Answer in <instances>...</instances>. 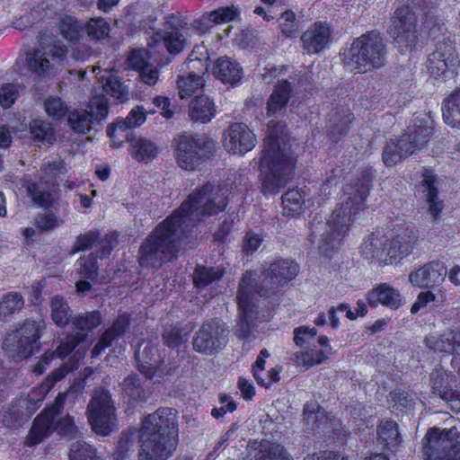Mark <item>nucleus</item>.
Listing matches in <instances>:
<instances>
[{
    "label": "nucleus",
    "mask_w": 460,
    "mask_h": 460,
    "mask_svg": "<svg viewBox=\"0 0 460 460\" xmlns=\"http://www.w3.org/2000/svg\"><path fill=\"white\" fill-rule=\"evenodd\" d=\"M226 205V190L220 185L208 181L196 189L145 239L138 251L139 264L157 269L176 259L181 245L190 242L198 224L224 211Z\"/></svg>",
    "instance_id": "obj_1"
},
{
    "label": "nucleus",
    "mask_w": 460,
    "mask_h": 460,
    "mask_svg": "<svg viewBox=\"0 0 460 460\" xmlns=\"http://www.w3.org/2000/svg\"><path fill=\"white\" fill-rule=\"evenodd\" d=\"M286 124L270 120L260 160L261 191L264 195H275L292 179L295 158L288 142Z\"/></svg>",
    "instance_id": "obj_2"
},
{
    "label": "nucleus",
    "mask_w": 460,
    "mask_h": 460,
    "mask_svg": "<svg viewBox=\"0 0 460 460\" xmlns=\"http://www.w3.org/2000/svg\"><path fill=\"white\" fill-rule=\"evenodd\" d=\"M371 181V172H362L359 178L344 186L346 201L332 213L327 222L318 223L314 226L312 234L319 233L318 248L324 256H331L341 246L352 216L364 206L369 194Z\"/></svg>",
    "instance_id": "obj_3"
},
{
    "label": "nucleus",
    "mask_w": 460,
    "mask_h": 460,
    "mask_svg": "<svg viewBox=\"0 0 460 460\" xmlns=\"http://www.w3.org/2000/svg\"><path fill=\"white\" fill-rule=\"evenodd\" d=\"M179 444L177 411L159 408L142 420L138 435L137 460H168Z\"/></svg>",
    "instance_id": "obj_4"
},
{
    "label": "nucleus",
    "mask_w": 460,
    "mask_h": 460,
    "mask_svg": "<svg viewBox=\"0 0 460 460\" xmlns=\"http://www.w3.org/2000/svg\"><path fill=\"white\" fill-rule=\"evenodd\" d=\"M387 56V43L382 34L370 31L355 39L344 49L342 63L354 73L365 74L385 66Z\"/></svg>",
    "instance_id": "obj_5"
},
{
    "label": "nucleus",
    "mask_w": 460,
    "mask_h": 460,
    "mask_svg": "<svg viewBox=\"0 0 460 460\" xmlns=\"http://www.w3.org/2000/svg\"><path fill=\"white\" fill-rule=\"evenodd\" d=\"M407 1L410 3L395 9L389 28V34L402 53L416 49L422 38L423 27H428L423 22L421 10L416 5V0Z\"/></svg>",
    "instance_id": "obj_6"
},
{
    "label": "nucleus",
    "mask_w": 460,
    "mask_h": 460,
    "mask_svg": "<svg viewBox=\"0 0 460 460\" xmlns=\"http://www.w3.org/2000/svg\"><path fill=\"white\" fill-rule=\"evenodd\" d=\"M433 133L432 121L429 119L416 118L397 141L390 140L383 149L382 159L386 166H394L411 155L416 150H421L429 141Z\"/></svg>",
    "instance_id": "obj_7"
},
{
    "label": "nucleus",
    "mask_w": 460,
    "mask_h": 460,
    "mask_svg": "<svg viewBox=\"0 0 460 460\" xmlns=\"http://www.w3.org/2000/svg\"><path fill=\"white\" fill-rule=\"evenodd\" d=\"M175 158L185 171H194L209 159L215 151V142L205 135L183 134L174 138Z\"/></svg>",
    "instance_id": "obj_8"
},
{
    "label": "nucleus",
    "mask_w": 460,
    "mask_h": 460,
    "mask_svg": "<svg viewBox=\"0 0 460 460\" xmlns=\"http://www.w3.org/2000/svg\"><path fill=\"white\" fill-rule=\"evenodd\" d=\"M422 441L425 460H460V432L456 427L432 428Z\"/></svg>",
    "instance_id": "obj_9"
},
{
    "label": "nucleus",
    "mask_w": 460,
    "mask_h": 460,
    "mask_svg": "<svg viewBox=\"0 0 460 460\" xmlns=\"http://www.w3.org/2000/svg\"><path fill=\"white\" fill-rule=\"evenodd\" d=\"M253 276L251 273L244 274L239 285L237 302L239 309V321L234 329V334L242 340L251 341L253 320L256 318L257 296L253 292Z\"/></svg>",
    "instance_id": "obj_10"
},
{
    "label": "nucleus",
    "mask_w": 460,
    "mask_h": 460,
    "mask_svg": "<svg viewBox=\"0 0 460 460\" xmlns=\"http://www.w3.org/2000/svg\"><path fill=\"white\" fill-rule=\"evenodd\" d=\"M116 408L108 390L95 389L87 406L88 420L93 430L102 436L110 435L116 427Z\"/></svg>",
    "instance_id": "obj_11"
},
{
    "label": "nucleus",
    "mask_w": 460,
    "mask_h": 460,
    "mask_svg": "<svg viewBox=\"0 0 460 460\" xmlns=\"http://www.w3.org/2000/svg\"><path fill=\"white\" fill-rule=\"evenodd\" d=\"M228 334L229 330L226 323L219 319L207 320L193 338V349L208 356L217 354L226 348Z\"/></svg>",
    "instance_id": "obj_12"
},
{
    "label": "nucleus",
    "mask_w": 460,
    "mask_h": 460,
    "mask_svg": "<svg viewBox=\"0 0 460 460\" xmlns=\"http://www.w3.org/2000/svg\"><path fill=\"white\" fill-rule=\"evenodd\" d=\"M299 271L298 265L292 260H278L272 262L269 269L262 274L260 288H256L255 276L252 271H247L253 276V292L257 296H267L277 292L279 288L285 286L295 279Z\"/></svg>",
    "instance_id": "obj_13"
},
{
    "label": "nucleus",
    "mask_w": 460,
    "mask_h": 460,
    "mask_svg": "<svg viewBox=\"0 0 460 460\" xmlns=\"http://www.w3.org/2000/svg\"><path fill=\"white\" fill-rule=\"evenodd\" d=\"M72 393L71 390L59 393L54 402L46 407L44 411L34 419L26 436L25 444L28 447H34L42 443L55 431V418L62 413L65 401Z\"/></svg>",
    "instance_id": "obj_14"
},
{
    "label": "nucleus",
    "mask_w": 460,
    "mask_h": 460,
    "mask_svg": "<svg viewBox=\"0 0 460 460\" xmlns=\"http://www.w3.org/2000/svg\"><path fill=\"white\" fill-rule=\"evenodd\" d=\"M108 102L103 95L93 96L86 110H75L69 113L68 124L77 134L84 135L95 129L108 115Z\"/></svg>",
    "instance_id": "obj_15"
},
{
    "label": "nucleus",
    "mask_w": 460,
    "mask_h": 460,
    "mask_svg": "<svg viewBox=\"0 0 460 460\" xmlns=\"http://www.w3.org/2000/svg\"><path fill=\"white\" fill-rule=\"evenodd\" d=\"M66 366H62L49 375L43 384L34 387L26 396H21L14 400L19 414L23 415L27 420L41 406V403L51 387L63 379L69 372ZM18 413V411H15Z\"/></svg>",
    "instance_id": "obj_16"
},
{
    "label": "nucleus",
    "mask_w": 460,
    "mask_h": 460,
    "mask_svg": "<svg viewBox=\"0 0 460 460\" xmlns=\"http://www.w3.org/2000/svg\"><path fill=\"white\" fill-rule=\"evenodd\" d=\"M459 65L456 46L450 40L439 41L436 49L429 56L427 66L434 77L453 75Z\"/></svg>",
    "instance_id": "obj_17"
},
{
    "label": "nucleus",
    "mask_w": 460,
    "mask_h": 460,
    "mask_svg": "<svg viewBox=\"0 0 460 460\" xmlns=\"http://www.w3.org/2000/svg\"><path fill=\"white\" fill-rule=\"evenodd\" d=\"M66 47L59 42L45 44L40 38V48L27 55V66L32 72L43 75L55 62L59 63L66 54Z\"/></svg>",
    "instance_id": "obj_18"
},
{
    "label": "nucleus",
    "mask_w": 460,
    "mask_h": 460,
    "mask_svg": "<svg viewBox=\"0 0 460 460\" xmlns=\"http://www.w3.org/2000/svg\"><path fill=\"white\" fill-rule=\"evenodd\" d=\"M101 322V314L98 311L79 314L73 317L71 324L75 334L67 336L60 343L58 352L62 356H68L80 342L84 341L91 331L100 325Z\"/></svg>",
    "instance_id": "obj_19"
},
{
    "label": "nucleus",
    "mask_w": 460,
    "mask_h": 460,
    "mask_svg": "<svg viewBox=\"0 0 460 460\" xmlns=\"http://www.w3.org/2000/svg\"><path fill=\"white\" fill-rule=\"evenodd\" d=\"M386 258L397 261L409 255L417 242V236L411 227L406 225L397 226L388 237H385Z\"/></svg>",
    "instance_id": "obj_20"
},
{
    "label": "nucleus",
    "mask_w": 460,
    "mask_h": 460,
    "mask_svg": "<svg viewBox=\"0 0 460 460\" xmlns=\"http://www.w3.org/2000/svg\"><path fill=\"white\" fill-rule=\"evenodd\" d=\"M447 274L444 262L429 261L409 274L411 285L420 288H433L443 283Z\"/></svg>",
    "instance_id": "obj_21"
},
{
    "label": "nucleus",
    "mask_w": 460,
    "mask_h": 460,
    "mask_svg": "<svg viewBox=\"0 0 460 460\" xmlns=\"http://www.w3.org/2000/svg\"><path fill=\"white\" fill-rule=\"evenodd\" d=\"M255 144V135L245 124L235 122L227 128L224 146L229 152L243 155L252 150Z\"/></svg>",
    "instance_id": "obj_22"
},
{
    "label": "nucleus",
    "mask_w": 460,
    "mask_h": 460,
    "mask_svg": "<svg viewBox=\"0 0 460 460\" xmlns=\"http://www.w3.org/2000/svg\"><path fill=\"white\" fill-rule=\"evenodd\" d=\"M332 40V30L325 22H315L301 36L304 49L317 54L326 49Z\"/></svg>",
    "instance_id": "obj_23"
},
{
    "label": "nucleus",
    "mask_w": 460,
    "mask_h": 460,
    "mask_svg": "<svg viewBox=\"0 0 460 460\" xmlns=\"http://www.w3.org/2000/svg\"><path fill=\"white\" fill-rule=\"evenodd\" d=\"M212 74L216 79L223 84L234 86L241 82L243 68L236 60L224 56L214 62Z\"/></svg>",
    "instance_id": "obj_24"
},
{
    "label": "nucleus",
    "mask_w": 460,
    "mask_h": 460,
    "mask_svg": "<svg viewBox=\"0 0 460 460\" xmlns=\"http://www.w3.org/2000/svg\"><path fill=\"white\" fill-rule=\"evenodd\" d=\"M367 302L371 306L381 304L395 310L402 305V298L397 289L386 283H382L367 293Z\"/></svg>",
    "instance_id": "obj_25"
},
{
    "label": "nucleus",
    "mask_w": 460,
    "mask_h": 460,
    "mask_svg": "<svg viewBox=\"0 0 460 460\" xmlns=\"http://www.w3.org/2000/svg\"><path fill=\"white\" fill-rule=\"evenodd\" d=\"M130 326V317L127 314H119L112 325L101 336L94 346L93 352L99 355L106 348L111 346L112 342L126 334Z\"/></svg>",
    "instance_id": "obj_26"
},
{
    "label": "nucleus",
    "mask_w": 460,
    "mask_h": 460,
    "mask_svg": "<svg viewBox=\"0 0 460 460\" xmlns=\"http://www.w3.org/2000/svg\"><path fill=\"white\" fill-rule=\"evenodd\" d=\"M303 421L305 426V431L308 433L322 432L325 435V430L330 428L331 421L323 410L315 402H308L304 406Z\"/></svg>",
    "instance_id": "obj_27"
},
{
    "label": "nucleus",
    "mask_w": 460,
    "mask_h": 460,
    "mask_svg": "<svg viewBox=\"0 0 460 460\" xmlns=\"http://www.w3.org/2000/svg\"><path fill=\"white\" fill-rule=\"evenodd\" d=\"M152 350H154V348L146 345L142 350H138L136 353L138 362V370L147 379H152L155 376L164 378L165 376H171L172 374V368L164 361H161L155 367L153 366L152 358L149 356Z\"/></svg>",
    "instance_id": "obj_28"
},
{
    "label": "nucleus",
    "mask_w": 460,
    "mask_h": 460,
    "mask_svg": "<svg viewBox=\"0 0 460 460\" xmlns=\"http://www.w3.org/2000/svg\"><path fill=\"white\" fill-rule=\"evenodd\" d=\"M186 38L180 31H157L152 35L147 42L150 49L164 46L172 55H177L183 50Z\"/></svg>",
    "instance_id": "obj_29"
},
{
    "label": "nucleus",
    "mask_w": 460,
    "mask_h": 460,
    "mask_svg": "<svg viewBox=\"0 0 460 460\" xmlns=\"http://www.w3.org/2000/svg\"><path fill=\"white\" fill-rule=\"evenodd\" d=\"M422 175L423 193L429 205V212L433 219L436 220L440 217L444 207L442 200L438 199V195L437 176L430 170H425Z\"/></svg>",
    "instance_id": "obj_30"
},
{
    "label": "nucleus",
    "mask_w": 460,
    "mask_h": 460,
    "mask_svg": "<svg viewBox=\"0 0 460 460\" xmlns=\"http://www.w3.org/2000/svg\"><path fill=\"white\" fill-rule=\"evenodd\" d=\"M216 113L214 102L206 95L196 96L189 104V116L194 122L208 123Z\"/></svg>",
    "instance_id": "obj_31"
},
{
    "label": "nucleus",
    "mask_w": 460,
    "mask_h": 460,
    "mask_svg": "<svg viewBox=\"0 0 460 460\" xmlns=\"http://www.w3.org/2000/svg\"><path fill=\"white\" fill-rule=\"evenodd\" d=\"M292 92L291 83L282 80L278 83L267 102V115L278 116L285 110Z\"/></svg>",
    "instance_id": "obj_32"
},
{
    "label": "nucleus",
    "mask_w": 460,
    "mask_h": 460,
    "mask_svg": "<svg viewBox=\"0 0 460 460\" xmlns=\"http://www.w3.org/2000/svg\"><path fill=\"white\" fill-rule=\"evenodd\" d=\"M256 444V453L251 460H293L285 447L278 442L263 439Z\"/></svg>",
    "instance_id": "obj_33"
},
{
    "label": "nucleus",
    "mask_w": 460,
    "mask_h": 460,
    "mask_svg": "<svg viewBox=\"0 0 460 460\" xmlns=\"http://www.w3.org/2000/svg\"><path fill=\"white\" fill-rule=\"evenodd\" d=\"M147 110L144 106H136L133 108L125 119L117 120L107 129V134L111 138L115 137L116 131H124L142 125L146 119Z\"/></svg>",
    "instance_id": "obj_34"
},
{
    "label": "nucleus",
    "mask_w": 460,
    "mask_h": 460,
    "mask_svg": "<svg viewBox=\"0 0 460 460\" xmlns=\"http://www.w3.org/2000/svg\"><path fill=\"white\" fill-rule=\"evenodd\" d=\"M378 444L386 450H397L402 438L398 431V425L394 420H383L377 429Z\"/></svg>",
    "instance_id": "obj_35"
},
{
    "label": "nucleus",
    "mask_w": 460,
    "mask_h": 460,
    "mask_svg": "<svg viewBox=\"0 0 460 460\" xmlns=\"http://www.w3.org/2000/svg\"><path fill=\"white\" fill-rule=\"evenodd\" d=\"M443 119L450 127L460 129V86L443 102Z\"/></svg>",
    "instance_id": "obj_36"
},
{
    "label": "nucleus",
    "mask_w": 460,
    "mask_h": 460,
    "mask_svg": "<svg viewBox=\"0 0 460 460\" xmlns=\"http://www.w3.org/2000/svg\"><path fill=\"white\" fill-rule=\"evenodd\" d=\"M3 349L8 357L13 361H20L30 357L33 349L25 342L22 341L19 335L11 333L3 342Z\"/></svg>",
    "instance_id": "obj_37"
},
{
    "label": "nucleus",
    "mask_w": 460,
    "mask_h": 460,
    "mask_svg": "<svg viewBox=\"0 0 460 460\" xmlns=\"http://www.w3.org/2000/svg\"><path fill=\"white\" fill-rule=\"evenodd\" d=\"M123 394L133 402H141L146 400V392L140 376L130 374L120 384Z\"/></svg>",
    "instance_id": "obj_38"
},
{
    "label": "nucleus",
    "mask_w": 460,
    "mask_h": 460,
    "mask_svg": "<svg viewBox=\"0 0 460 460\" xmlns=\"http://www.w3.org/2000/svg\"><path fill=\"white\" fill-rule=\"evenodd\" d=\"M202 74H204V72L201 69L200 72L192 70L187 75H179L177 84L181 98L190 97L203 87L204 80L201 75Z\"/></svg>",
    "instance_id": "obj_39"
},
{
    "label": "nucleus",
    "mask_w": 460,
    "mask_h": 460,
    "mask_svg": "<svg viewBox=\"0 0 460 460\" xmlns=\"http://www.w3.org/2000/svg\"><path fill=\"white\" fill-rule=\"evenodd\" d=\"M352 119L353 114L348 110H342L341 112L337 111L332 115L330 119V136L333 141L337 142L348 133Z\"/></svg>",
    "instance_id": "obj_40"
},
{
    "label": "nucleus",
    "mask_w": 460,
    "mask_h": 460,
    "mask_svg": "<svg viewBox=\"0 0 460 460\" xmlns=\"http://www.w3.org/2000/svg\"><path fill=\"white\" fill-rule=\"evenodd\" d=\"M385 237H380L378 232L373 233L372 235L362 243V252L371 259L387 262L388 259L386 258V246H385Z\"/></svg>",
    "instance_id": "obj_41"
},
{
    "label": "nucleus",
    "mask_w": 460,
    "mask_h": 460,
    "mask_svg": "<svg viewBox=\"0 0 460 460\" xmlns=\"http://www.w3.org/2000/svg\"><path fill=\"white\" fill-rule=\"evenodd\" d=\"M158 152L154 142L145 137L131 140V155L139 161L148 163L153 160Z\"/></svg>",
    "instance_id": "obj_42"
},
{
    "label": "nucleus",
    "mask_w": 460,
    "mask_h": 460,
    "mask_svg": "<svg viewBox=\"0 0 460 460\" xmlns=\"http://www.w3.org/2000/svg\"><path fill=\"white\" fill-rule=\"evenodd\" d=\"M71 309L60 296H54L50 300V314L54 323L59 327H65L72 320Z\"/></svg>",
    "instance_id": "obj_43"
},
{
    "label": "nucleus",
    "mask_w": 460,
    "mask_h": 460,
    "mask_svg": "<svg viewBox=\"0 0 460 460\" xmlns=\"http://www.w3.org/2000/svg\"><path fill=\"white\" fill-rule=\"evenodd\" d=\"M24 306V298L19 292L11 291L2 296L0 299V319L19 313Z\"/></svg>",
    "instance_id": "obj_44"
},
{
    "label": "nucleus",
    "mask_w": 460,
    "mask_h": 460,
    "mask_svg": "<svg viewBox=\"0 0 460 460\" xmlns=\"http://www.w3.org/2000/svg\"><path fill=\"white\" fill-rule=\"evenodd\" d=\"M44 327L42 322L27 319L23 324L13 333L19 335L22 341L28 344L32 349L36 347L40 332Z\"/></svg>",
    "instance_id": "obj_45"
},
{
    "label": "nucleus",
    "mask_w": 460,
    "mask_h": 460,
    "mask_svg": "<svg viewBox=\"0 0 460 460\" xmlns=\"http://www.w3.org/2000/svg\"><path fill=\"white\" fill-rule=\"evenodd\" d=\"M29 130L34 141L51 145L56 140L54 129L49 122L34 119L29 124Z\"/></svg>",
    "instance_id": "obj_46"
},
{
    "label": "nucleus",
    "mask_w": 460,
    "mask_h": 460,
    "mask_svg": "<svg viewBox=\"0 0 460 460\" xmlns=\"http://www.w3.org/2000/svg\"><path fill=\"white\" fill-rule=\"evenodd\" d=\"M426 341L427 345L434 350L447 353H456V332L455 331H448L438 337H427Z\"/></svg>",
    "instance_id": "obj_47"
},
{
    "label": "nucleus",
    "mask_w": 460,
    "mask_h": 460,
    "mask_svg": "<svg viewBox=\"0 0 460 460\" xmlns=\"http://www.w3.org/2000/svg\"><path fill=\"white\" fill-rule=\"evenodd\" d=\"M102 89L104 93L117 99L119 102H124L128 99V92L124 84L114 75L102 76Z\"/></svg>",
    "instance_id": "obj_48"
},
{
    "label": "nucleus",
    "mask_w": 460,
    "mask_h": 460,
    "mask_svg": "<svg viewBox=\"0 0 460 460\" xmlns=\"http://www.w3.org/2000/svg\"><path fill=\"white\" fill-rule=\"evenodd\" d=\"M84 25L72 16H65L59 23L61 35L70 42H76L82 37Z\"/></svg>",
    "instance_id": "obj_49"
},
{
    "label": "nucleus",
    "mask_w": 460,
    "mask_h": 460,
    "mask_svg": "<svg viewBox=\"0 0 460 460\" xmlns=\"http://www.w3.org/2000/svg\"><path fill=\"white\" fill-rule=\"evenodd\" d=\"M190 331V328L183 327L181 324H175L164 330L162 339L166 346L175 349L181 346L187 340Z\"/></svg>",
    "instance_id": "obj_50"
},
{
    "label": "nucleus",
    "mask_w": 460,
    "mask_h": 460,
    "mask_svg": "<svg viewBox=\"0 0 460 460\" xmlns=\"http://www.w3.org/2000/svg\"><path fill=\"white\" fill-rule=\"evenodd\" d=\"M223 271L218 268L197 266L193 273V282L198 288H205L214 281L220 279Z\"/></svg>",
    "instance_id": "obj_51"
},
{
    "label": "nucleus",
    "mask_w": 460,
    "mask_h": 460,
    "mask_svg": "<svg viewBox=\"0 0 460 460\" xmlns=\"http://www.w3.org/2000/svg\"><path fill=\"white\" fill-rule=\"evenodd\" d=\"M69 460H103L96 455V449L83 440H76L70 447Z\"/></svg>",
    "instance_id": "obj_52"
},
{
    "label": "nucleus",
    "mask_w": 460,
    "mask_h": 460,
    "mask_svg": "<svg viewBox=\"0 0 460 460\" xmlns=\"http://www.w3.org/2000/svg\"><path fill=\"white\" fill-rule=\"evenodd\" d=\"M84 30L92 40H101L109 35L110 24L102 17L92 18L84 25Z\"/></svg>",
    "instance_id": "obj_53"
},
{
    "label": "nucleus",
    "mask_w": 460,
    "mask_h": 460,
    "mask_svg": "<svg viewBox=\"0 0 460 460\" xmlns=\"http://www.w3.org/2000/svg\"><path fill=\"white\" fill-rule=\"evenodd\" d=\"M389 403L394 411L411 410L414 404L413 396L402 389H395L389 394Z\"/></svg>",
    "instance_id": "obj_54"
},
{
    "label": "nucleus",
    "mask_w": 460,
    "mask_h": 460,
    "mask_svg": "<svg viewBox=\"0 0 460 460\" xmlns=\"http://www.w3.org/2000/svg\"><path fill=\"white\" fill-rule=\"evenodd\" d=\"M44 110L49 117L59 120L68 112V107L61 98L49 96L44 102Z\"/></svg>",
    "instance_id": "obj_55"
},
{
    "label": "nucleus",
    "mask_w": 460,
    "mask_h": 460,
    "mask_svg": "<svg viewBox=\"0 0 460 460\" xmlns=\"http://www.w3.org/2000/svg\"><path fill=\"white\" fill-rule=\"evenodd\" d=\"M97 256L93 253L84 256L78 261V273L81 278L95 281L98 276Z\"/></svg>",
    "instance_id": "obj_56"
},
{
    "label": "nucleus",
    "mask_w": 460,
    "mask_h": 460,
    "mask_svg": "<svg viewBox=\"0 0 460 460\" xmlns=\"http://www.w3.org/2000/svg\"><path fill=\"white\" fill-rule=\"evenodd\" d=\"M155 49H133L128 58V66L133 69L140 71L148 66V59L154 57Z\"/></svg>",
    "instance_id": "obj_57"
},
{
    "label": "nucleus",
    "mask_w": 460,
    "mask_h": 460,
    "mask_svg": "<svg viewBox=\"0 0 460 460\" xmlns=\"http://www.w3.org/2000/svg\"><path fill=\"white\" fill-rule=\"evenodd\" d=\"M283 214L291 215L301 210L302 196L296 189L288 190L282 197Z\"/></svg>",
    "instance_id": "obj_58"
},
{
    "label": "nucleus",
    "mask_w": 460,
    "mask_h": 460,
    "mask_svg": "<svg viewBox=\"0 0 460 460\" xmlns=\"http://www.w3.org/2000/svg\"><path fill=\"white\" fill-rule=\"evenodd\" d=\"M431 379L433 394H438L444 401L447 399L449 393L453 391L447 375L443 371H436L432 373Z\"/></svg>",
    "instance_id": "obj_59"
},
{
    "label": "nucleus",
    "mask_w": 460,
    "mask_h": 460,
    "mask_svg": "<svg viewBox=\"0 0 460 460\" xmlns=\"http://www.w3.org/2000/svg\"><path fill=\"white\" fill-rule=\"evenodd\" d=\"M58 417L59 416H57L54 420L55 430L68 438H77L79 430L75 425L73 418L68 414L64 418Z\"/></svg>",
    "instance_id": "obj_60"
},
{
    "label": "nucleus",
    "mask_w": 460,
    "mask_h": 460,
    "mask_svg": "<svg viewBox=\"0 0 460 460\" xmlns=\"http://www.w3.org/2000/svg\"><path fill=\"white\" fill-rule=\"evenodd\" d=\"M325 358L323 351H300L294 354L295 362L299 366H303L305 369H308L314 365L321 364Z\"/></svg>",
    "instance_id": "obj_61"
},
{
    "label": "nucleus",
    "mask_w": 460,
    "mask_h": 460,
    "mask_svg": "<svg viewBox=\"0 0 460 460\" xmlns=\"http://www.w3.org/2000/svg\"><path fill=\"white\" fill-rule=\"evenodd\" d=\"M239 14L238 10L234 6H226L217 8L209 13V20L216 23H226L234 21Z\"/></svg>",
    "instance_id": "obj_62"
},
{
    "label": "nucleus",
    "mask_w": 460,
    "mask_h": 460,
    "mask_svg": "<svg viewBox=\"0 0 460 460\" xmlns=\"http://www.w3.org/2000/svg\"><path fill=\"white\" fill-rule=\"evenodd\" d=\"M28 192L32 200L42 208H48L53 201L51 193L41 190L35 183H31L28 186Z\"/></svg>",
    "instance_id": "obj_63"
},
{
    "label": "nucleus",
    "mask_w": 460,
    "mask_h": 460,
    "mask_svg": "<svg viewBox=\"0 0 460 460\" xmlns=\"http://www.w3.org/2000/svg\"><path fill=\"white\" fill-rule=\"evenodd\" d=\"M18 97V86L14 84H5L0 88V105L4 109L10 108Z\"/></svg>",
    "instance_id": "obj_64"
}]
</instances>
